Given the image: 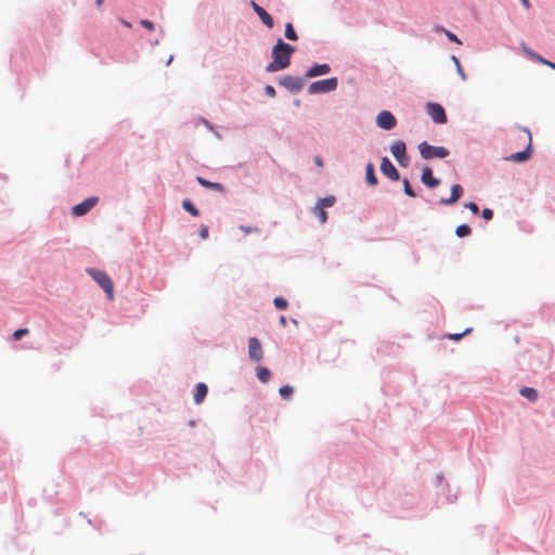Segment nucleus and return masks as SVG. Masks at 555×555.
Wrapping results in <instances>:
<instances>
[{
	"mask_svg": "<svg viewBox=\"0 0 555 555\" xmlns=\"http://www.w3.org/2000/svg\"><path fill=\"white\" fill-rule=\"evenodd\" d=\"M295 52V48L285 43L282 39H278L272 48V61L267 65L268 73H275L287 68L291 64V56Z\"/></svg>",
	"mask_w": 555,
	"mask_h": 555,
	"instance_id": "1",
	"label": "nucleus"
},
{
	"mask_svg": "<svg viewBox=\"0 0 555 555\" xmlns=\"http://www.w3.org/2000/svg\"><path fill=\"white\" fill-rule=\"evenodd\" d=\"M87 272L103 288L109 300L114 299V284L112 279L103 271L88 269Z\"/></svg>",
	"mask_w": 555,
	"mask_h": 555,
	"instance_id": "2",
	"label": "nucleus"
},
{
	"mask_svg": "<svg viewBox=\"0 0 555 555\" xmlns=\"http://www.w3.org/2000/svg\"><path fill=\"white\" fill-rule=\"evenodd\" d=\"M418 151L424 159L444 158L449 155V151L443 146H434L426 141L418 144Z\"/></svg>",
	"mask_w": 555,
	"mask_h": 555,
	"instance_id": "3",
	"label": "nucleus"
},
{
	"mask_svg": "<svg viewBox=\"0 0 555 555\" xmlns=\"http://www.w3.org/2000/svg\"><path fill=\"white\" fill-rule=\"evenodd\" d=\"M526 135V149L521 152L512 154L507 159L516 163L528 160L532 154V135L528 128H520Z\"/></svg>",
	"mask_w": 555,
	"mask_h": 555,
	"instance_id": "4",
	"label": "nucleus"
},
{
	"mask_svg": "<svg viewBox=\"0 0 555 555\" xmlns=\"http://www.w3.org/2000/svg\"><path fill=\"white\" fill-rule=\"evenodd\" d=\"M337 85L338 80L335 77L314 81L309 86L308 92L310 94L331 92L337 88Z\"/></svg>",
	"mask_w": 555,
	"mask_h": 555,
	"instance_id": "5",
	"label": "nucleus"
},
{
	"mask_svg": "<svg viewBox=\"0 0 555 555\" xmlns=\"http://www.w3.org/2000/svg\"><path fill=\"white\" fill-rule=\"evenodd\" d=\"M426 111L436 124L447 122V115L442 105L438 103H428Z\"/></svg>",
	"mask_w": 555,
	"mask_h": 555,
	"instance_id": "6",
	"label": "nucleus"
},
{
	"mask_svg": "<svg viewBox=\"0 0 555 555\" xmlns=\"http://www.w3.org/2000/svg\"><path fill=\"white\" fill-rule=\"evenodd\" d=\"M390 150H391L393 157L397 159V162L401 166L406 167L409 164V158L405 153V151H406L405 143L403 141H396L391 145Z\"/></svg>",
	"mask_w": 555,
	"mask_h": 555,
	"instance_id": "7",
	"label": "nucleus"
},
{
	"mask_svg": "<svg viewBox=\"0 0 555 555\" xmlns=\"http://www.w3.org/2000/svg\"><path fill=\"white\" fill-rule=\"evenodd\" d=\"M280 85L293 93H297L302 89L304 81L299 77L284 76L280 79Z\"/></svg>",
	"mask_w": 555,
	"mask_h": 555,
	"instance_id": "8",
	"label": "nucleus"
},
{
	"mask_svg": "<svg viewBox=\"0 0 555 555\" xmlns=\"http://www.w3.org/2000/svg\"><path fill=\"white\" fill-rule=\"evenodd\" d=\"M248 356L251 361L259 362L263 358V350L261 343L258 338L251 337L248 339Z\"/></svg>",
	"mask_w": 555,
	"mask_h": 555,
	"instance_id": "9",
	"label": "nucleus"
},
{
	"mask_svg": "<svg viewBox=\"0 0 555 555\" xmlns=\"http://www.w3.org/2000/svg\"><path fill=\"white\" fill-rule=\"evenodd\" d=\"M378 127L385 130H390L396 127V117L389 111H382L376 118Z\"/></svg>",
	"mask_w": 555,
	"mask_h": 555,
	"instance_id": "10",
	"label": "nucleus"
},
{
	"mask_svg": "<svg viewBox=\"0 0 555 555\" xmlns=\"http://www.w3.org/2000/svg\"><path fill=\"white\" fill-rule=\"evenodd\" d=\"M98 201V197H88L80 204L75 205L72 208V214L76 217L83 216L96 205Z\"/></svg>",
	"mask_w": 555,
	"mask_h": 555,
	"instance_id": "11",
	"label": "nucleus"
},
{
	"mask_svg": "<svg viewBox=\"0 0 555 555\" xmlns=\"http://www.w3.org/2000/svg\"><path fill=\"white\" fill-rule=\"evenodd\" d=\"M380 171L383 175L388 177L392 181H398L400 179L399 172L393 166V164L389 160L388 157H384L380 163Z\"/></svg>",
	"mask_w": 555,
	"mask_h": 555,
	"instance_id": "12",
	"label": "nucleus"
},
{
	"mask_svg": "<svg viewBox=\"0 0 555 555\" xmlns=\"http://www.w3.org/2000/svg\"><path fill=\"white\" fill-rule=\"evenodd\" d=\"M250 5L255 13L259 16L261 22L268 27L272 28L274 25L272 16L259 4H257L255 1L250 2Z\"/></svg>",
	"mask_w": 555,
	"mask_h": 555,
	"instance_id": "13",
	"label": "nucleus"
},
{
	"mask_svg": "<svg viewBox=\"0 0 555 555\" xmlns=\"http://www.w3.org/2000/svg\"><path fill=\"white\" fill-rule=\"evenodd\" d=\"M331 72V67L327 64H317L309 68L306 73L307 78H313L321 75H326Z\"/></svg>",
	"mask_w": 555,
	"mask_h": 555,
	"instance_id": "14",
	"label": "nucleus"
},
{
	"mask_svg": "<svg viewBox=\"0 0 555 555\" xmlns=\"http://www.w3.org/2000/svg\"><path fill=\"white\" fill-rule=\"evenodd\" d=\"M463 194V188L460 184H454L451 189V196L449 198H441L442 205H452L456 203Z\"/></svg>",
	"mask_w": 555,
	"mask_h": 555,
	"instance_id": "15",
	"label": "nucleus"
},
{
	"mask_svg": "<svg viewBox=\"0 0 555 555\" xmlns=\"http://www.w3.org/2000/svg\"><path fill=\"white\" fill-rule=\"evenodd\" d=\"M422 182L428 188H436L439 185L440 181L437 178H434L433 171L429 167H425L422 172Z\"/></svg>",
	"mask_w": 555,
	"mask_h": 555,
	"instance_id": "16",
	"label": "nucleus"
},
{
	"mask_svg": "<svg viewBox=\"0 0 555 555\" xmlns=\"http://www.w3.org/2000/svg\"><path fill=\"white\" fill-rule=\"evenodd\" d=\"M207 392H208V388H207L206 384L198 383L196 385V389H195V393H194L195 403L196 404L202 403L204 401V399L206 398Z\"/></svg>",
	"mask_w": 555,
	"mask_h": 555,
	"instance_id": "17",
	"label": "nucleus"
},
{
	"mask_svg": "<svg viewBox=\"0 0 555 555\" xmlns=\"http://www.w3.org/2000/svg\"><path fill=\"white\" fill-rule=\"evenodd\" d=\"M196 180L204 188H207V189L220 192V193L224 192V186L218 182H210L202 177H197Z\"/></svg>",
	"mask_w": 555,
	"mask_h": 555,
	"instance_id": "18",
	"label": "nucleus"
},
{
	"mask_svg": "<svg viewBox=\"0 0 555 555\" xmlns=\"http://www.w3.org/2000/svg\"><path fill=\"white\" fill-rule=\"evenodd\" d=\"M365 180L367 184L372 186L377 184V178L374 172V166L371 163H369L365 167Z\"/></svg>",
	"mask_w": 555,
	"mask_h": 555,
	"instance_id": "19",
	"label": "nucleus"
},
{
	"mask_svg": "<svg viewBox=\"0 0 555 555\" xmlns=\"http://www.w3.org/2000/svg\"><path fill=\"white\" fill-rule=\"evenodd\" d=\"M256 375L259 380H261L262 383H267L271 377V372L264 366H258L256 369Z\"/></svg>",
	"mask_w": 555,
	"mask_h": 555,
	"instance_id": "20",
	"label": "nucleus"
},
{
	"mask_svg": "<svg viewBox=\"0 0 555 555\" xmlns=\"http://www.w3.org/2000/svg\"><path fill=\"white\" fill-rule=\"evenodd\" d=\"M520 395L530 401H535L538 399V391L530 387L521 388Z\"/></svg>",
	"mask_w": 555,
	"mask_h": 555,
	"instance_id": "21",
	"label": "nucleus"
},
{
	"mask_svg": "<svg viewBox=\"0 0 555 555\" xmlns=\"http://www.w3.org/2000/svg\"><path fill=\"white\" fill-rule=\"evenodd\" d=\"M313 214L318 217L321 223H325L327 220V214L321 205H317L312 209Z\"/></svg>",
	"mask_w": 555,
	"mask_h": 555,
	"instance_id": "22",
	"label": "nucleus"
},
{
	"mask_svg": "<svg viewBox=\"0 0 555 555\" xmlns=\"http://www.w3.org/2000/svg\"><path fill=\"white\" fill-rule=\"evenodd\" d=\"M183 208L189 211L192 216L198 217L199 211L198 209L192 204L190 199H184L182 203Z\"/></svg>",
	"mask_w": 555,
	"mask_h": 555,
	"instance_id": "23",
	"label": "nucleus"
},
{
	"mask_svg": "<svg viewBox=\"0 0 555 555\" xmlns=\"http://www.w3.org/2000/svg\"><path fill=\"white\" fill-rule=\"evenodd\" d=\"M285 37L288 40H293V41H296L298 39V36H297L292 23H287L285 25Z\"/></svg>",
	"mask_w": 555,
	"mask_h": 555,
	"instance_id": "24",
	"label": "nucleus"
},
{
	"mask_svg": "<svg viewBox=\"0 0 555 555\" xmlns=\"http://www.w3.org/2000/svg\"><path fill=\"white\" fill-rule=\"evenodd\" d=\"M335 196L330 195L318 201L317 205H321L322 208L332 207L335 204Z\"/></svg>",
	"mask_w": 555,
	"mask_h": 555,
	"instance_id": "25",
	"label": "nucleus"
},
{
	"mask_svg": "<svg viewBox=\"0 0 555 555\" xmlns=\"http://www.w3.org/2000/svg\"><path fill=\"white\" fill-rule=\"evenodd\" d=\"M472 229L467 224H461L455 229V233L459 237H464L469 235Z\"/></svg>",
	"mask_w": 555,
	"mask_h": 555,
	"instance_id": "26",
	"label": "nucleus"
},
{
	"mask_svg": "<svg viewBox=\"0 0 555 555\" xmlns=\"http://www.w3.org/2000/svg\"><path fill=\"white\" fill-rule=\"evenodd\" d=\"M437 31H442L444 33V35L447 36V38L450 40V41H453V42H456L459 44H461V40L456 37V35H454L453 33H451L450 30L443 28V27H437Z\"/></svg>",
	"mask_w": 555,
	"mask_h": 555,
	"instance_id": "27",
	"label": "nucleus"
},
{
	"mask_svg": "<svg viewBox=\"0 0 555 555\" xmlns=\"http://www.w3.org/2000/svg\"><path fill=\"white\" fill-rule=\"evenodd\" d=\"M279 392L284 399H289L294 392V389L292 386L285 385L280 388Z\"/></svg>",
	"mask_w": 555,
	"mask_h": 555,
	"instance_id": "28",
	"label": "nucleus"
},
{
	"mask_svg": "<svg viewBox=\"0 0 555 555\" xmlns=\"http://www.w3.org/2000/svg\"><path fill=\"white\" fill-rule=\"evenodd\" d=\"M273 302H274L275 308L279 310H285L288 306L287 300L284 299L283 297H275Z\"/></svg>",
	"mask_w": 555,
	"mask_h": 555,
	"instance_id": "29",
	"label": "nucleus"
},
{
	"mask_svg": "<svg viewBox=\"0 0 555 555\" xmlns=\"http://www.w3.org/2000/svg\"><path fill=\"white\" fill-rule=\"evenodd\" d=\"M403 188H404V193L406 195H409L410 197H415V193H414L413 189L411 188L408 179L403 180Z\"/></svg>",
	"mask_w": 555,
	"mask_h": 555,
	"instance_id": "30",
	"label": "nucleus"
},
{
	"mask_svg": "<svg viewBox=\"0 0 555 555\" xmlns=\"http://www.w3.org/2000/svg\"><path fill=\"white\" fill-rule=\"evenodd\" d=\"M470 332H472V328H470V327H468V328H466L463 333H460V334H450L448 337H449L450 339H452V340L457 341V340H460L464 335H466V334H468V333H470Z\"/></svg>",
	"mask_w": 555,
	"mask_h": 555,
	"instance_id": "31",
	"label": "nucleus"
},
{
	"mask_svg": "<svg viewBox=\"0 0 555 555\" xmlns=\"http://www.w3.org/2000/svg\"><path fill=\"white\" fill-rule=\"evenodd\" d=\"M29 333L28 328H20L16 330L13 334V337L15 340L21 339L24 335H27Z\"/></svg>",
	"mask_w": 555,
	"mask_h": 555,
	"instance_id": "32",
	"label": "nucleus"
},
{
	"mask_svg": "<svg viewBox=\"0 0 555 555\" xmlns=\"http://www.w3.org/2000/svg\"><path fill=\"white\" fill-rule=\"evenodd\" d=\"M240 229L245 233V234H250V233H259L260 230L256 227H245V225H241Z\"/></svg>",
	"mask_w": 555,
	"mask_h": 555,
	"instance_id": "33",
	"label": "nucleus"
},
{
	"mask_svg": "<svg viewBox=\"0 0 555 555\" xmlns=\"http://www.w3.org/2000/svg\"><path fill=\"white\" fill-rule=\"evenodd\" d=\"M535 61H538L539 63L555 69V63H553V62H551L548 60H545L542 56H535Z\"/></svg>",
	"mask_w": 555,
	"mask_h": 555,
	"instance_id": "34",
	"label": "nucleus"
},
{
	"mask_svg": "<svg viewBox=\"0 0 555 555\" xmlns=\"http://www.w3.org/2000/svg\"><path fill=\"white\" fill-rule=\"evenodd\" d=\"M465 207L468 208L474 215H477L479 212L478 205L473 202L466 203Z\"/></svg>",
	"mask_w": 555,
	"mask_h": 555,
	"instance_id": "35",
	"label": "nucleus"
},
{
	"mask_svg": "<svg viewBox=\"0 0 555 555\" xmlns=\"http://www.w3.org/2000/svg\"><path fill=\"white\" fill-rule=\"evenodd\" d=\"M482 218L486 220H491L493 218V211L490 208H485L482 210Z\"/></svg>",
	"mask_w": 555,
	"mask_h": 555,
	"instance_id": "36",
	"label": "nucleus"
},
{
	"mask_svg": "<svg viewBox=\"0 0 555 555\" xmlns=\"http://www.w3.org/2000/svg\"><path fill=\"white\" fill-rule=\"evenodd\" d=\"M140 24H141L144 28H146V29H149V30H154V28H155V27H154V24H153L151 21H149V20H142V21L140 22Z\"/></svg>",
	"mask_w": 555,
	"mask_h": 555,
	"instance_id": "37",
	"label": "nucleus"
},
{
	"mask_svg": "<svg viewBox=\"0 0 555 555\" xmlns=\"http://www.w3.org/2000/svg\"><path fill=\"white\" fill-rule=\"evenodd\" d=\"M264 92H266V94H267L268 96H270V98H274V96H275V94H276L275 89H274L272 86H267V87L264 88Z\"/></svg>",
	"mask_w": 555,
	"mask_h": 555,
	"instance_id": "38",
	"label": "nucleus"
},
{
	"mask_svg": "<svg viewBox=\"0 0 555 555\" xmlns=\"http://www.w3.org/2000/svg\"><path fill=\"white\" fill-rule=\"evenodd\" d=\"M199 236L203 240H206L208 237V228L206 225H202L199 230Z\"/></svg>",
	"mask_w": 555,
	"mask_h": 555,
	"instance_id": "39",
	"label": "nucleus"
},
{
	"mask_svg": "<svg viewBox=\"0 0 555 555\" xmlns=\"http://www.w3.org/2000/svg\"><path fill=\"white\" fill-rule=\"evenodd\" d=\"M456 69H457V73H459V75L461 76V78H462L463 80H465V79H466V75H465V73H464V70H463V68H462V65H459V66L456 67Z\"/></svg>",
	"mask_w": 555,
	"mask_h": 555,
	"instance_id": "40",
	"label": "nucleus"
},
{
	"mask_svg": "<svg viewBox=\"0 0 555 555\" xmlns=\"http://www.w3.org/2000/svg\"><path fill=\"white\" fill-rule=\"evenodd\" d=\"M526 53L532 59V60H535V56H540L539 54H537L535 52L531 51V50H528V49H525Z\"/></svg>",
	"mask_w": 555,
	"mask_h": 555,
	"instance_id": "41",
	"label": "nucleus"
},
{
	"mask_svg": "<svg viewBox=\"0 0 555 555\" xmlns=\"http://www.w3.org/2000/svg\"><path fill=\"white\" fill-rule=\"evenodd\" d=\"M314 163L317 164V166L323 167V159L320 156H315Z\"/></svg>",
	"mask_w": 555,
	"mask_h": 555,
	"instance_id": "42",
	"label": "nucleus"
},
{
	"mask_svg": "<svg viewBox=\"0 0 555 555\" xmlns=\"http://www.w3.org/2000/svg\"><path fill=\"white\" fill-rule=\"evenodd\" d=\"M279 321H280V324H281L283 327H285V326H286V324H287V320H286V318H285L284 315H281Z\"/></svg>",
	"mask_w": 555,
	"mask_h": 555,
	"instance_id": "43",
	"label": "nucleus"
},
{
	"mask_svg": "<svg viewBox=\"0 0 555 555\" xmlns=\"http://www.w3.org/2000/svg\"><path fill=\"white\" fill-rule=\"evenodd\" d=\"M452 60H453V62H454V64H455V66H456V67H457L459 65H461V63H460V61H459V59H457L456 56H452Z\"/></svg>",
	"mask_w": 555,
	"mask_h": 555,
	"instance_id": "44",
	"label": "nucleus"
},
{
	"mask_svg": "<svg viewBox=\"0 0 555 555\" xmlns=\"http://www.w3.org/2000/svg\"><path fill=\"white\" fill-rule=\"evenodd\" d=\"M121 24L125 25L126 27H131V24L129 22H127L126 20H120Z\"/></svg>",
	"mask_w": 555,
	"mask_h": 555,
	"instance_id": "45",
	"label": "nucleus"
},
{
	"mask_svg": "<svg viewBox=\"0 0 555 555\" xmlns=\"http://www.w3.org/2000/svg\"><path fill=\"white\" fill-rule=\"evenodd\" d=\"M521 2L526 8H529V0H521Z\"/></svg>",
	"mask_w": 555,
	"mask_h": 555,
	"instance_id": "46",
	"label": "nucleus"
},
{
	"mask_svg": "<svg viewBox=\"0 0 555 555\" xmlns=\"http://www.w3.org/2000/svg\"><path fill=\"white\" fill-rule=\"evenodd\" d=\"M103 1H104V0H95V4H96L98 7H101V5H102V3H103Z\"/></svg>",
	"mask_w": 555,
	"mask_h": 555,
	"instance_id": "47",
	"label": "nucleus"
}]
</instances>
